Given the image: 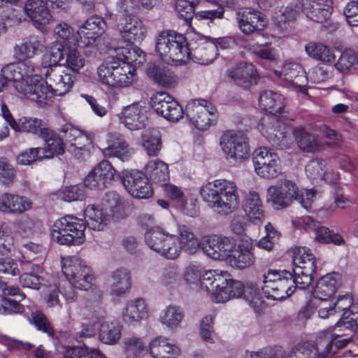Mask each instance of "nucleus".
Instances as JSON below:
<instances>
[{
    "label": "nucleus",
    "instance_id": "f257e3e1",
    "mask_svg": "<svg viewBox=\"0 0 358 358\" xmlns=\"http://www.w3.org/2000/svg\"><path fill=\"white\" fill-rule=\"evenodd\" d=\"M6 75L13 78L16 92L40 107L51 104L55 96H63L68 93L73 85V76L66 72L54 71L47 69L44 77L36 73L35 64L23 62L6 69Z\"/></svg>",
    "mask_w": 358,
    "mask_h": 358
},
{
    "label": "nucleus",
    "instance_id": "f03ea898",
    "mask_svg": "<svg viewBox=\"0 0 358 358\" xmlns=\"http://www.w3.org/2000/svg\"><path fill=\"white\" fill-rule=\"evenodd\" d=\"M206 284L210 287L211 299L215 303H225L231 299L243 296L257 313L264 308V303L259 292L257 286L252 282L245 285L239 280L230 278L226 271H219L218 275L208 274Z\"/></svg>",
    "mask_w": 358,
    "mask_h": 358
},
{
    "label": "nucleus",
    "instance_id": "7ed1b4c3",
    "mask_svg": "<svg viewBox=\"0 0 358 358\" xmlns=\"http://www.w3.org/2000/svg\"><path fill=\"white\" fill-rule=\"evenodd\" d=\"M199 193L207 205L220 215H230L239 208L238 188L233 180H214L202 185Z\"/></svg>",
    "mask_w": 358,
    "mask_h": 358
},
{
    "label": "nucleus",
    "instance_id": "20e7f679",
    "mask_svg": "<svg viewBox=\"0 0 358 358\" xmlns=\"http://www.w3.org/2000/svg\"><path fill=\"white\" fill-rule=\"evenodd\" d=\"M189 42L180 34L173 31H163L156 38V51L165 62L172 61L181 64L189 58Z\"/></svg>",
    "mask_w": 358,
    "mask_h": 358
},
{
    "label": "nucleus",
    "instance_id": "39448f33",
    "mask_svg": "<svg viewBox=\"0 0 358 358\" xmlns=\"http://www.w3.org/2000/svg\"><path fill=\"white\" fill-rule=\"evenodd\" d=\"M296 277L286 270H269L264 275L262 291L268 299L282 301L290 296L296 288Z\"/></svg>",
    "mask_w": 358,
    "mask_h": 358
},
{
    "label": "nucleus",
    "instance_id": "423d86ee",
    "mask_svg": "<svg viewBox=\"0 0 358 358\" xmlns=\"http://www.w3.org/2000/svg\"><path fill=\"white\" fill-rule=\"evenodd\" d=\"M135 68L116 59L101 64L97 69L99 80L111 88H124L131 86L135 81Z\"/></svg>",
    "mask_w": 358,
    "mask_h": 358
},
{
    "label": "nucleus",
    "instance_id": "0eeeda50",
    "mask_svg": "<svg viewBox=\"0 0 358 358\" xmlns=\"http://www.w3.org/2000/svg\"><path fill=\"white\" fill-rule=\"evenodd\" d=\"M85 223L82 219L66 215L54 222L51 236L61 245H80L85 240Z\"/></svg>",
    "mask_w": 358,
    "mask_h": 358
},
{
    "label": "nucleus",
    "instance_id": "6e6552de",
    "mask_svg": "<svg viewBox=\"0 0 358 358\" xmlns=\"http://www.w3.org/2000/svg\"><path fill=\"white\" fill-rule=\"evenodd\" d=\"M62 269L64 275L75 288L88 290L94 285L95 278L87 263L76 256L62 258Z\"/></svg>",
    "mask_w": 358,
    "mask_h": 358
},
{
    "label": "nucleus",
    "instance_id": "1a4fd4ad",
    "mask_svg": "<svg viewBox=\"0 0 358 358\" xmlns=\"http://www.w3.org/2000/svg\"><path fill=\"white\" fill-rule=\"evenodd\" d=\"M145 241L152 250L168 259H176L180 255L177 235L161 227L148 229L145 234Z\"/></svg>",
    "mask_w": 358,
    "mask_h": 358
},
{
    "label": "nucleus",
    "instance_id": "9d476101",
    "mask_svg": "<svg viewBox=\"0 0 358 358\" xmlns=\"http://www.w3.org/2000/svg\"><path fill=\"white\" fill-rule=\"evenodd\" d=\"M68 152L78 159L84 160L90 156L92 141L85 131L71 124H65L61 128Z\"/></svg>",
    "mask_w": 358,
    "mask_h": 358
},
{
    "label": "nucleus",
    "instance_id": "9b49d317",
    "mask_svg": "<svg viewBox=\"0 0 358 358\" xmlns=\"http://www.w3.org/2000/svg\"><path fill=\"white\" fill-rule=\"evenodd\" d=\"M293 274L296 277L299 289L309 287L315 272V258L310 249L303 247L296 248L293 252Z\"/></svg>",
    "mask_w": 358,
    "mask_h": 358
},
{
    "label": "nucleus",
    "instance_id": "f8f14e48",
    "mask_svg": "<svg viewBox=\"0 0 358 358\" xmlns=\"http://www.w3.org/2000/svg\"><path fill=\"white\" fill-rule=\"evenodd\" d=\"M252 163L256 174L264 179L276 178L282 172L278 155L268 148L256 149L253 152Z\"/></svg>",
    "mask_w": 358,
    "mask_h": 358
},
{
    "label": "nucleus",
    "instance_id": "ddd939ff",
    "mask_svg": "<svg viewBox=\"0 0 358 358\" xmlns=\"http://www.w3.org/2000/svg\"><path fill=\"white\" fill-rule=\"evenodd\" d=\"M187 35L189 41L188 48L190 51L189 57L201 65L212 64L218 55L214 43L193 30L188 31Z\"/></svg>",
    "mask_w": 358,
    "mask_h": 358
},
{
    "label": "nucleus",
    "instance_id": "4468645a",
    "mask_svg": "<svg viewBox=\"0 0 358 358\" xmlns=\"http://www.w3.org/2000/svg\"><path fill=\"white\" fill-rule=\"evenodd\" d=\"M220 145L228 159L242 162L249 156L246 136L241 132L227 131L220 137Z\"/></svg>",
    "mask_w": 358,
    "mask_h": 358
},
{
    "label": "nucleus",
    "instance_id": "2eb2a0df",
    "mask_svg": "<svg viewBox=\"0 0 358 358\" xmlns=\"http://www.w3.org/2000/svg\"><path fill=\"white\" fill-rule=\"evenodd\" d=\"M186 115L199 130L208 129L215 121V110L210 103L203 99L189 101L186 106Z\"/></svg>",
    "mask_w": 358,
    "mask_h": 358
},
{
    "label": "nucleus",
    "instance_id": "dca6fc26",
    "mask_svg": "<svg viewBox=\"0 0 358 358\" xmlns=\"http://www.w3.org/2000/svg\"><path fill=\"white\" fill-rule=\"evenodd\" d=\"M297 194V185L292 180H281L277 185H271L266 192L268 203L275 209H282L289 206Z\"/></svg>",
    "mask_w": 358,
    "mask_h": 358
},
{
    "label": "nucleus",
    "instance_id": "f3484780",
    "mask_svg": "<svg viewBox=\"0 0 358 358\" xmlns=\"http://www.w3.org/2000/svg\"><path fill=\"white\" fill-rule=\"evenodd\" d=\"M150 104L155 112L171 122H177L183 117L181 106L166 92H157L151 97Z\"/></svg>",
    "mask_w": 358,
    "mask_h": 358
},
{
    "label": "nucleus",
    "instance_id": "a211bd4d",
    "mask_svg": "<svg viewBox=\"0 0 358 358\" xmlns=\"http://www.w3.org/2000/svg\"><path fill=\"white\" fill-rule=\"evenodd\" d=\"M235 248V242L229 237L210 235L202 243V249L208 257L215 260H228Z\"/></svg>",
    "mask_w": 358,
    "mask_h": 358
},
{
    "label": "nucleus",
    "instance_id": "6ab92c4d",
    "mask_svg": "<svg viewBox=\"0 0 358 358\" xmlns=\"http://www.w3.org/2000/svg\"><path fill=\"white\" fill-rule=\"evenodd\" d=\"M238 28L245 34L261 31L267 25V20L259 10L252 8H241L236 13Z\"/></svg>",
    "mask_w": 358,
    "mask_h": 358
},
{
    "label": "nucleus",
    "instance_id": "aec40b11",
    "mask_svg": "<svg viewBox=\"0 0 358 358\" xmlns=\"http://www.w3.org/2000/svg\"><path fill=\"white\" fill-rule=\"evenodd\" d=\"M122 181L127 192L134 197L145 199L152 195L148 178L140 171L123 172Z\"/></svg>",
    "mask_w": 358,
    "mask_h": 358
},
{
    "label": "nucleus",
    "instance_id": "412c9836",
    "mask_svg": "<svg viewBox=\"0 0 358 358\" xmlns=\"http://www.w3.org/2000/svg\"><path fill=\"white\" fill-rule=\"evenodd\" d=\"M122 38L130 43H140L145 37L147 29L137 16L126 15L119 24Z\"/></svg>",
    "mask_w": 358,
    "mask_h": 358
},
{
    "label": "nucleus",
    "instance_id": "4be33fe9",
    "mask_svg": "<svg viewBox=\"0 0 358 358\" xmlns=\"http://www.w3.org/2000/svg\"><path fill=\"white\" fill-rule=\"evenodd\" d=\"M106 28V22L102 17L92 16L88 18L78 29V42L83 46H90L100 37Z\"/></svg>",
    "mask_w": 358,
    "mask_h": 358
},
{
    "label": "nucleus",
    "instance_id": "5701e85b",
    "mask_svg": "<svg viewBox=\"0 0 358 358\" xmlns=\"http://www.w3.org/2000/svg\"><path fill=\"white\" fill-rule=\"evenodd\" d=\"M252 248V243L250 240H241L237 245L235 243V248L229 255L228 263L231 266L239 269L250 267L255 261Z\"/></svg>",
    "mask_w": 358,
    "mask_h": 358
},
{
    "label": "nucleus",
    "instance_id": "b1692460",
    "mask_svg": "<svg viewBox=\"0 0 358 358\" xmlns=\"http://www.w3.org/2000/svg\"><path fill=\"white\" fill-rule=\"evenodd\" d=\"M146 349L152 358H178L181 355L180 347L163 336L152 338Z\"/></svg>",
    "mask_w": 358,
    "mask_h": 358
},
{
    "label": "nucleus",
    "instance_id": "393cba45",
    "mask_svg": "<svg viewBox=\"0 0 358 358\" xmlns=\"http://www.w3.org/2000/svg\"><path fill=\"white\" fill-rule=\"evenodd\" d=\"M274 73L278 77L297 87L302 94H308V90L306 88L308 78L305 71L299 64H285L281 71H275Z\"/></svg>",
    "mask_w": 358,
    "mask_h": 358
},
{
    "label": "nucleus",
    "instance_id": "a878e982",
    "mask_svg": "<svg viewBox=\"0 0 358 358\" xmlns=\"http://www.w3.org/2000/svg\"><path fill=\"white\" fill-rule=\"evenodd\" d=\"M144 108L140 102L124 106L118 114L122 124L130 130H138L145 126Z\"/></svg>",
    "mask_w": 358,
    "mask_h": 358
},
{
    "label": "nucleus",
    "instance_id": "bb28decb",
    "mask_svg": "<svg viewBox=\"0 0 358 358\" xmlns=\"http://www.w3.org/2000/svg\"><path fill=\"white\" fill-rule=\"evenodd\" d=\"M31 207L32 203L27 197L8 192L0 195V211L3 213L19 215Z\"/></svg>",
    "mask_w": 358,
    "mask_h": 358
},
{
    "label": "nucleus",
    "instance_id": "cd10ccee",
    "mask_svg": "<svg viewBox=\"0 0 358 358\" xmlns=\"http://www.w3.org/2000/svg\"><path fill=\"white\" fill-rule=\"evenodd\" d=\"M303 8L312 20L322 23L327 20L333 10L332 0H303Z\"/></svg>",
    "mask_w": 358,
    "mask_h": 358
},
{
    "label": "nucleus",
    "instance_id": "c85d7f7f",
    "mask_svg": "<svg viewBox=\"0 0 358 358\" xmlns=\"http://www.w3.org/2000/svg\"><path fill=\"white\" fill-rule=\"evenodd\" d=\"M218 273L219 271H205L199 266L191 265L186 268L184 280L190 288L204 291L211 296L210 287H208L205 283L206 278L208 276V273H211L214 276L218 275Z\"/></svg>",
    "mask_w": 358,
    "mask_h": 358
},
{
    "label": "nucleus",
    "instance_id": "c756f323",
    "mask_svg": "<svg viewBox=\"0 0 358 358\" xmlns=\"http://www.w3.org/2000/svg\"><path fill=\"white\" fill-rule=\"evenodd\" d=\"M20 283L23 287L38 289L43 278L41 274L43 272V268L41 264H33L29 262H20Z\"/></svg>",
    "mask_w": 358,
    "mask_h": 358
},
{
    "label": "nucleus",
    "instance_id": "7c9ffc66",
    "mask_svg": "<svg viewBox=\"0 0 358 358\" xmlns=\"http://www.w3.org/2000/svg\"><path fill=\"white\" fill-rule=\"evenodd\" d=\"M24 10L35 26L45 25L52 20L50 10L43 0H28Z\"/></svg>",
    "mask_w": 358,
    "mask_h": 358
},
{
    "label": "nucleus",
    "instance_id": "2f4dec72",
    "mask_svg": "<svg viewBox=\"0 0 358 358\" xmlns=\"http://www.w3.org/2000/svg\"><path fill=\"white\" fill-rule=\"evenodd\" d=\"M148 77L155 83L164 88H173L177 84V78L164 65L150 63L146 69Z\"/></svg>",
    "mask_w": 358,
    "mask_h": 358
},
{
    "label": "nucleus",
    "instance_id": "473e14b6",
    "mask_svg": "<svg viewBox=\"0 0 358 358\" xmlns=\"http://www.w3.org/2000/svg\"><path fill=\"white\" fill-rule=\"evenodd\" d=\"M44 46L45 41L43 37L29 36L15 45L14 55L20 60H27L33 58Z\"/></svg>",
    "mask_w": 358,
    "mask_h": 358
},
{
    "label": "nucleus",
    "instance_id": "72a5a7b5",
    "mask_svg": "<svg viewBox=\"0 0 358 358\" xmlns=\"http://www.w3.org/2000/svg\"><path fill=\"white\" fill-rule=\"evenodd\" d=\"M243 210L248 219L254 224H259L263 222L264 208L259 193L250 191L244 199Z\"/></svg>",
    "mask_w": 358,
    "mask_h": 358
},
{
    "label": "nucleus",
    "instance_id": "f704fd0d",
    "mask_svg": "<svg viewBox=\"0 0 358 358\" xmlns=\"http://www.w3.org/2000/svg\"><path fill=\"white\" fill-rule=\"evenodd\" d=\"M228 75L236 85L245 89L256 83V70L251 64L240 63L230 69Z\"/></svg>",
    "mask_w": 358,
    "mask_h": 358
},
{
    "label": "nucleus",
    "instance_id": "c9c22d12",
    "mask_svg": "<svg viewBox=\"0 0 358 358\" xmlns=\"http://www.w3.org/2000/svg\"><path fill=\"white\" fill-rule=\"evenodd\" d=\"M148 315L145 301L141 298L129 301L122 312V320L128 324H134L145 319Z\"/></svg>",
    "mask_w": 358,
    "mask_h": 358
},
{
    "label": "nucleus",
    "instance_id": "e433bc0d",
    "mask_svg": "<svg viewBox=\"0 0 358 358\" xmlns=\"http://www.w3.org/2000/svg\"><path fill=\"white\" fill-rule=\"evenodd\" d=\"M131 271L125 267H119L110 274V287L113 295L120 296L131 288Z\"/></svg>",
    "mask_w": 358,
    "mask_h": 358
},
{
    "label": "nucleus",
    "instance_id": "4c0bfd02",
    "mask_svg": "<svg viewBox=\"0 0 358 358\" xmlns=\"http://www.w3.org/2000/svg\"><path fill=\"white\" fill-rule=\"evenodd\" d=\"M85 223L94 231H103L107 226L110 216L94 204L88 205L84 212Z\"/></svg>",
    "mask_w": 358,
    "mask_h": 358
},
{
    "label": "nucleus",
    "instance_id": "58836bf2",
    "mask_svg": "<svg viewBox=\"0 0 358 358\" xmlns=\"http://www.w3.org/2000/svg\"><path fill=\"white\" fill-rule=\"evenodd\" d=\"M66 46L62 41H55L49 44L42 58V66L48 69L61 66L64 60Z\"/></svg>",
    "mask_w": 358,
    "mask_h": 358
},
{
    "label": "nucleus",
    "instance_id": "ea45409f",
    "mask_svg": "<svg viewBox=\"0 0 358 358\" xmlns=\"http://www.w3.org/2000/svg\"><path fill=\"white\" fill-rule=\"evenodd\" d=\"M332 329H327L318 333V339L327 340V344L325 346V353L331 352L333 346L336 349L345 348L352 341V334L349 333L338 334L333 332Z\"/></svg>",
    "mask_w": 358,
    "mask_h": 358
},
{
    "label": "nucleus",
    "instance_id": "a19ab883",
    "mask_svg": "<svg viewBox=\"0 0 358 358\" xmlns=\"http://www.w3.org/2000/svg\"><path fill=\"white\" fill-rule=\"evenodd\" d=\"M145 174L152 182L163 185L169 178L168 165L159 159L150 160L145 165Z\"/></svg>",
    "mask_w": 358,
    "mask_h": 358
},
{
    "label": "nucleus",
    "instance_id": "79ce46f5",
    "mask_svg": "<svg viewBox=\"0 0 358 358\" xmlns=\"http://www.w3.org/2000/svg\"><path fill=\"white\" fill-rule=\"evenodd\" d=\"M184 317V311L180 306L170 305L161 312L159 321L169 330L173 331L180 327Z\"/></svg>",
    "mask_w": 358,
    "mask_h": 358
},
{
    "label": "nucleus",
    "instance_id": "37998d69",
    "mask_svg": "<svg viewBox=\"0 0 358 358\" xmlns=\"http://www.w3.org/2000/svg\"><path fill=\"white\" fill-rule=\"evenodd\" d=\"M177 236L180 253L185 250L187 253L194 254L201 246L199 238L192 229L185 225L178 227Z\"/></svg>",
    "mask_w": 358,
    "mask_h": 358
},
{
    "label": "nucleus",
    "instance_id": "c03bdc74",
    "mask_svg": "<svg viewBox=\"0 0 358 358\" xmlns=\"http://www.w3.org/2000/svg\"><path fill=\"white\" fill-rule=\"evenodd\" d=\"M338 277L337 273H329L322 277L315 289V297L321 301H326L332 296L338 287Z\"/></svg>",
    "mask_w": 358,
    "mask_h": 358
},
{
    "label": "nucleus",
    "instance_id": "a18cd8bd",
    "mask_svg": "<svg viewBox=\"0 0 358 358\" xmlns=\"http://www.w3.org/2000/svg\"><path fill=\"white\" fill-rule=\"evenodd\" d=\"M109 141L108 146L103 151L104 155L116 157L122 161H126L130 158L133 152L120 135L111 136Z\"/></svg>",
    "mask_w": 358,
    "mask_h": 358
},
{
    "label": "nucleus",
    "instance_id": "49530a36",
    "mask_svg": "<svg viewBox=\"0 0 358 358\" xmlns=\"http://www.w3.org/2000/svg\"><path fill=\"white\" fill-rule=\"evenodd\" d=\"M295 141L299 148L307 152H315L320 150L323 144L317 136L311 134L303 129H296L294 131Z\"/></svg>",
    "mask_w": 358,
    "mask_h": 358
},
{
    "label": "nucleus",
    "instance_id": "de8ad7c7",
    "mask_svg": "<svg viewBox=\"0 0 358 358\" xmlns=\"http://www.w3.org/2000/svg\"><path fill=\"white\" fill-rule=\"evenodd\" d=\"M305 51L310 57L323 63H333L336 59L333 50L322 43L308 42L305 45Z\"/></svg>",
    "mask_w": 358,
    "mask_h": 358
},
{
    "label": "nucleus",
    "instance_id": "09e8293b",
    "mask_svg": "<svg viewBox=\"0 0 358 358\" xmlns=\"http://www.w3.org/2000/svg\"><path fill=\"white\" fill-rule=\"evenodd\" d=\"M18 129L14 130L16 132H26L43 137L44 134L48 135V130L45 122L41 119L31 117H23L19 119L17 122Z\"/></svg>",
    "mask_w": 358,
    "mask_h": 358
},
{
    "label": "nucleus",
    "instance_id": "8fccbe9b",
    "mask_svg": "<svg viewBox=\"0 0 358 358\" xmlns=\"http://www.w3.org/2000/svg\"><path fill=\"white\" fill-rule=\"evenodd\" d=\"M48 135L44 134L42 138L45 141L47 148H41L43 159L52 158L54 155L64 153V148L62 140L52 130L49 129Z\"/></svg>",
    "mask_w": 358,
    "mask_h": 358
},
{
    "label": "nucleus",
    "instance_id": "3c124183",
    "mask_svg": "<svg viewBox=\"0 0 358 358\" xmlns=\"http://www.w3.org/2000/svg\"><path fill=\"white\" fill-rule=\"evenodd\" d=\"M259 105L271 114L281 112L284 107L282 96L273 91H264L259 96Z\"/></svg>",
    "mask_w": 358,
    "mask_h": 358
},
{
    "label": "nucleus",
    "instance_id": "603ef678",
    "mask_svg": "<svg viewBox=\"0 0 358 358\" xmlns=\"http://www.w3.org/2000/svg\"><path fill=\"white\" fill-rule=\"evenodd\" d=\"M122 326L117 321L103 322L100 327L99 338L106 344L114 345L121 337Z\"/></svg>",
    "mask_w": 358,
    "mask_h": 358
},
{
    "label": "nucleus",
    "instance_id": "864d4df0",
    "mask_svg": "<svg viewBox=\"0 0 358 358\" xmlns=\"http://www.w3.org/2000/svg\"><path fill=\"white\" fill-rule=\"evenodd\" d=\"M85 65V59L76 47L66 44L64 60L61 66L74 73H78Z\"/></svg>",
    "mask_w": 358,
    "mask_h": 358
},
{
    "label": "nucleus",
    "instance_id": "5fc2aeb1",
    "mask_svg": "<svg viewBox=\"0 0 358 358\" xmlns=\"http://www.w3.org/2000/svg\"><path fill=\"white\" fill-rule=\"evenodd\" d=\"M334 66L342 73H348L352 69H358V52L351 48L344 50Z\"/></svg>",
    "mask_w": 358,
    "mask_h": 358
},
{
    "label": "nucleus",
    "instance_id": "6e6d98bb",
    "mask_svg": "<svg viewBox=\"0 0 358 358\" xmlns=\"http://www.w3.org/2000/svg\"><path fill=\"white\" fill-rule=\"evenodd\" d=\"M143 147L149 156H157L162 148L159 131L156 129L145 131L143 134Z\"/></svg>",
    "mask_w": 358,
    "mask_h": 358
},
{
    "label": "nucleus",
    "instance_id": "4d7b16f0",
    "mask_svg": "<svg viewBox=\"0 0 358 358\" xmlns=\"http://www.w3.org/2000/svg\"><path fill=\"white\" fill-rule=\"evenodd\" d=\"M104 206L110 212L109 216L114 219L122 218L126 215L123 202L119 194L115 192L106 194Z\"/></svg>",
    "mask_w": 358,
    "mask_h": 358
},
{
    "label": "nucleus",
    "instance_id": "13d9d810",
    "mask_svg": "<svg viewBox=\"0 0 358 358\" xmlns=\"http://www.w3.org/2000/svg\"><path fill=\"white\" fill-rule=\"evenodd\" d=\"M122 349L127 356L137 357L144 352L145 345L142 338L131 335L124 338Z\"/></svg>",
    "mask_w": 358,
    "mask_h": 358
},
{
    "label": "nucleus",
    "instance_id": "bf43d9fd",
    "mask_svg": "<svg viewBox=\"0 0 358 358\" xmlns=\"http://www.w3.org/2000/svg\"><path fill=\"white\" fill-rule=\"evenodd\" d=\"M64 358H104V356L98 349L85 345L66 348Z\"/></svg>",
    "mask_w": 358,
    "mask_h": 358
},
{
    "label": "nucleus",
    "instance_id": "052dcab7",
    "mask_svg": "<svg viewBox=\"0 0 358 358\" xmlns=\"http://www.w3.org/2000/svg\"><path fill=\"white\" fill-rule=\"evenodd\" d=\"M94 174H97L99 176L98 182H94L93 185H103L110 182L115 174V170L108 161L103 160L99 163L93 169Z\"/></svg>",
    "mask_w": 358,
    "mask_h": 358
},
{
    "label": "nucleus",
    "instance_id": "680f3d73",
    "mask_svg": "<svg viewBox=\"0 0 358 358\" xmlns=\"http://www.w3.org/2000/svg\"><path fill=\"white\" fill-rule=\"evenodd\" d=\"M326 165V162L322 159H312L306 166V173L312 180H327L325 178Z\"/></svg>",
    "mask_w": 358,
    "mask_h": 358
},
{
    "label": "nucleus",
    "instance_id": "e2e57ef3",
    "mask_svg": "<svg viewBox=\"0 0 358 358\" xmlns=\"http://www.w3.org/2000/svg\"><path fill=\"white\" fill-rule=\"evenodd\" d=\"M21 257L19 258L18 262H29L36 259V255H42L45 253L44 248L39 244H36L32 242L24 243L22 245L21 250Z\"/></svg>",
    "mask_w": 358,
    "mask_h": 358
},
{
    "label": "nucleus",
    "instance_id": "0e129e2a",
    "mask_svg": "<svg viewBox=\"0 0 358 358\" xmlns=\"http://www.w3.org/2000/svg\"><path fill=\"white\" fill-rule=\"evenodd\" d=\"M199 334L205 342L210 344L215 343L216 334L213 327V317L212 315H206L201 320Z\"/></svg>",
    "mask_w": 358,
    "mask_h": 358
},
{
    "label": "nucleus",
    "instance_id": "69168bd1",
    "mask_svg": "<svg viewBox=\"0 0 358 358\" xmlns=\"http://www.w3.org/2000/svg\"><path fill=\"white\" fill-rule=\"evenodd\" d=\"M41 222L28 217H22L18 224V231L23 236H30L41 231Z\"/></svg>",
    "mask_w": 358,
    "mask_h": 358
},
{
    "label": "nucleus",
    "instance_id": "338daca9",
    "mask_svg": "<svg viewBox=\"0 0 358 358\" xmlns=\"http://www.w3.org/2000/svg\"><path fill=\"white\" fill-rule=\"evenodd\" d=\"M296 15L297 11L294 8L287 7L282 11L277 13L276 24L280 30H287L289 23L296 20Z\"/></svg>",
    "mask_w": 358,
    "mask_h": 358
},
{
    "label": "nucleus",
    "instance_id": "774afa93",
    "mask_svg": "<svg viewBox=\"0 0 358 358\" xmlns=\"http://www.w3.org/2000/svg\"><path fill=\"white\" fill-rule=\"evenodd\" d=\"M124 59L123 62L127 63L134 67L136 65H141L145 62V54L138 47H132L129 49L122 50Z\"/></svg>",
    "mask_w": 358,
    "mask_h": 358
}]
</instances>
